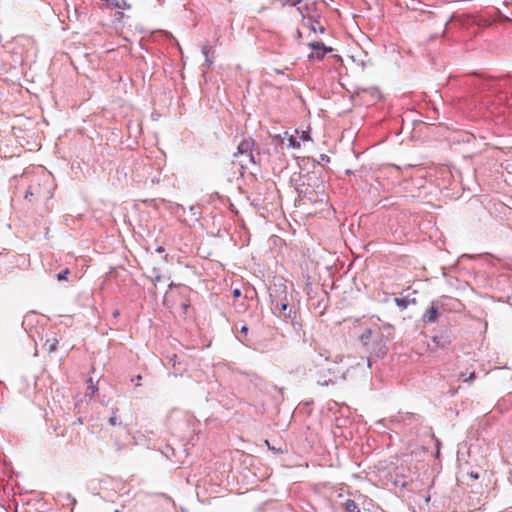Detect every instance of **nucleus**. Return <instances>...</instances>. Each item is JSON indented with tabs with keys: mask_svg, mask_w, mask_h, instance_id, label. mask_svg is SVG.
<instances>
[{
	"mask_svg": "<svg viewBox=\"0 0 512 512\" xmlns=\"http://www.w3.org/2000/svg\"><path fill=\"white\" fill-rule=\"evenodd\" d=\"M344 510L345 512H360L358 504L352 499H347L345 501Z\"/></svg>",
	"mask_w": 512,
	"mask_h": 512,
	"instance_id": "8",
	"label": "nucleus"
},
{
	"mask_svg": "<svg viewBox=\"0 0 512 512\" xmlns=\"http://www.w3.org/2000/svg\"><path fill=\"white\" fill-rule=\"evenodd\" d=\"M273 140H274V141H277V142H279V143H282V142H283V140H284V138H282L280 135H275V136L273 137Z\"/></svg>",
	"mask_w": 512,
	"mask_h": 512,
	"instance_id": "15",
	"label": "nucleus"
},
{
	"mask_svg": "<svg viewBox=\"0 0 512 512\" xmlns=\"http://www.w3.org/2000/svg\"><path fill=\"white\" fill-rule=\"evenodd\" d=\"M160 279H161V276H159V275H157V276L155 277V281H157V282H159V281H160Z\"/></svg>",
	"mask_w": 512,
	"mask_h": 512,
	"instance_id": "18",
	"label": "nucleus"
},
{
	"mask_svg": "<svg viewBox=\"0 0 512 512\" xmlns=\"http://www.w3.org/2000/svg\"><path fill=\"white\" fill-rule=\"evenodd\" d=\"M300 140H301V141H303V142H306V141L311 140L310 135H309V132H307V131H302V132H301V135H300Z\"/></svg>",
	"mask_w": 512,
	"mask_h": 512,
	"instance_id": "11",
	"label": "nucleus"
},
{
	"mask_svg": "<svg viewBox=\"0 0 512 512\" xmlns=\"http://www.w3.org/2000/svg\"><path fill=\"white\" fill-rule=\"evenodd\" d=\"M119 315V311L114 312V317H117Z\"/></svg>",
	"mask_w": 512,
	"mask_h": 512,
	"instance_id": "22",
	"label": "nucleus"
},
{
	"mask_svg": "<svg viewBox=\"0 0 512 512\" xmlns=\"http://www.w3.org/2000/svg\"><path fill=\"white\" fill-rule=\"evenodd\" d=\"M241 296V290L239 288H235L233 290V297L234 298H239Z\"/></svg>",
	"mask_w": 512,
	"mask_h": 512,
	"instance_id": "14",
	"label": "nucleus"
},
{
	"mask_svg": "<svg viewBox=\"0 0 512 512\" xmlns=\"http://www.w3.org/2000/svg\"><path fill=\"white\" fill-rule=\"evenodd\" d=\"M118 409H115V411L113 412V415L109 418V424L111 426H116L118 424V417L116 415Z\"/></svg>",
	"mask_w": 512,
	"mask_h": 512,
	"instance_id": "10",
	"label": "nucleus"
},
{
	"mask_svg": "<svg viewBox=\"0 0 512 512\" xmlns=\"http://www.w3.org/2000/svg\"><path fill=\"white\" fill-rule=\"evenodd\" d=\"M474 379H475V373H474V372H472V373L469 375L468 379H466V381L472 382Z\"/></svg>",
	"mask_w": 512,
	"mask_h": 512,
	"instance_id": "17",
	"label": "nucleus"
},
{
	"mask_svg": "<svg viewBox=\"0 0 512 512\" xmlns=\"http://www.w3.org/2000/svg\"><path fill=\"white\" fill-rule=\"evenodd\" d=\"M241 333L244 334L245 336H247V334H248V327L247 326H243L241 328Z\"/></svg>",
	"mask_w": 512,
	"mask_h": 512,
	"instance_id": "16",
	"label": "nucleus"
},
{
	"mask_svg": "<svg viewBox=\"0 0 512 512\" xmlns=\"http://www.w3.org/2000/svg\"><path fill=\"white\" fill-rule=\"evenodd\" d=\"M70 271L68 268L64 269L63 271L59 272L57 274V280L58 281H66L68 279Z\"/></svg>",
	"mask_w": 512,
	"mask_h": 512,
	"instance_id": "9",
	"label": "nucleus"
},
{
	"mask_svg": "<svg viewBox=\"0 0 512 512\" xmlns=\"http://www.w3.org/2000/svg\"><path fill=\"white\" fill-rule=\"evenodd\" d=\"M311 29H312L313 31H316V30H317L316 26H315V25H313V24H311Z\"/></svg>",
	"mask_w": 512,
	"mask_h": 512,
	"instance_id": "19",
	"label": "nucleus"
},
{
	"mask_svg": "<svg viewBox=\"0 0 512 512\" xmlns=\"http://www.w3.org/2000/svg\"><path fill=\"white\" fill-rule=\"evenodd\" d=\"M25 199L29 202L39 201V200H47L52 197V193L49 187L48 180L37 181L32 183L26 193Z\"/></svg>",
	"mask_w": 512,
	"mask_h": 512,
	"instance_id": "1",
	"label": "nucleus"
},
{
	"mask_svg": "<svg viewBox=\"0 0 512 512\" xmlns=\"http://www.w3.org/2000/svg\"><path fill=\"white\" fill-rule=\"evenodd\" d=\"M254 147H255V141L252 138H250V137L244 138L238 144L237 152L235 153V156L245 155V156L248 157V162L249 163L256 164L257 161H256L255 156L253 154Z\"/></svg>",
	"mask_w": 512,
	"mask_h": 512,
	"instance_id": "2",
	"label": "nucleus"
},
{
	"mask_svg": "<svg viewBox=\"0 0 512 512\" xmlns=\"http://www.w3.org/2000/svg\"><path fill=\"white\" fill-rule=\"evenodd\" d=\"M438 318V310L436 307L431 306L424 314V319L429 323H434Z\"/></svg>",
	"mask_w": 512,
	"mask_h": 512,
	"instance_id": "5",
	"label": "nucleus"
},
{
	"mask_svg": "<svg viewBox=\"0 0 512 512\" xmlns=\"http://www.w3.org/2000/svg\"><path fill=\"white\" fill-rule=\"evenodd\" d=\"M58 343H59V340H58L57 336L54 333H52V334H49L46 336L45 342L43 344V348L48 353H53L57 350Z\"/></svg>",
	"mask_w": 512,
	"mask_h": 512,
	"instance_id": "4",
	"label": "nucleus"
},
{
	"mask_svg": "<svg viewBox=\"0 0 512 512\" xmlns=\"http://www.w3.org/2000/svg\"><path fill=\"white\" fill-rule=\"evenodd\" d=\"M284 138H286L289 142L288 147L293 149L300 148V141L297 140L296 136L293 134H289L288 132L284 133Z\"/></svg>",
	"mask_w": 512,
	"mask_h": 512,
	"instance_id": "7",
	"label": "nucleus"
},
{
	"mask_svg": "<svg viewBox=\"0 0 512 512\" xmlns=\"http://www.w3.org/2000/svg\"><path fill=\"white\" fill-rule=\"evenodd\" d=\"M310 46L313 50L310 55L311 58L322 59L327 52L331 51V49L325 48L323 43L320 42H313Z\"/></svg>",
	"mask_w": 512,
	"mask_h": 512,
	"instance_id": "3",
	"label": "nucleus"
},
{
	"mask_svg": "<svg viewBox=\"0 0 512 512\" xmlns=\"http://www.w3.org/2000/svg\"><path fill=\"white\" fill-rule=\"evenodd\" d=\"M116 6L119 7V8H122V9H126V8L130 7V5L127 4V2L125 0H122L121 4L116 3Z\"/></svg>",
	"mask_w": 512,
	"mask_h": 512,
	"instance_id": "13",
	"label": "nucleus"
},
{
	"mask_svg": "<svg viewBox=\"0 0 512 512\" xmlns=\"http://www.w3.org/2000/svg\"><path fill=\"white\" fill-rule=\"evenodd\" d=\"M157 251H158V252H163V251H164V248H163V247H159V248H157Z\"/></svg>",
	"mask_w": 512,
	"mask_h": 512,
	"instance_id": "20",
	"label": "nucleus"
},
{
	"mask_svg": "<svg viewBox=\"0 0 512 512\" xmlns=\"http://www.w3.org/2000/svg\"><path fill=\"white\" fill-rule=\"evenodd\" d=\"M471 477H473V478L477 479V478H478V474H473V473H471Z\"/></svg>",
	"mask_w": 512,
	"mask_h": 512,
	"instance_id": "21",
	"label": "nucleus"
},
{
	"mask_svg": "<svg viewBox=\"0 0 512 512\" xmlns=\"http://www.w3.org/2000/svg\"><path fill=\"white\" fill-rule=\"evenodd\" d=\"M395 302L400 307H406V301L400 298H395Z\"/></svg>",
	"mask_w": 512,
	"mask_h": 512,
	"instance_id": "12",
	"label": "nucleus"
},
{
	"mask_svg": "<svg viewBox=\"0 0 512 512\" xmlns=\"http://www.w3.org/2000/svg\"><path fill=\"white\" fill-rule=\"evenodd\" d=\"M287 310H288V304L285 302L276 303L273 308V311L275 314L282 315L285 317L289 316V314H290V311L287 312Z\"/></svg>",
	"mask_w": 512,
	"mask_h": 512,
	"instance_id": "6",
	"label": "nucleus"
}]
</instances>
